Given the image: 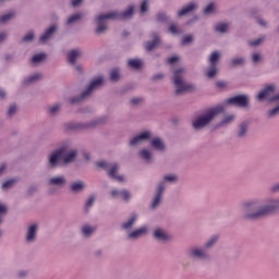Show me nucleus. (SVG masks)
I'll return each mask as SVG.
<instances>
[{"label":"nucleus","instance_id":"obj_11","mask_svg":"<svg viewBox=\"0 0 279 279\" xmlns=\"http://www.w3.org/2000/svg\"><path fill=\"white\" fill-rule=\"evenodd\" d=\"M151 138V132L146 131L141 133L140 135L133 137L130 141V145L134 146V145H138V143H143V141H149Z\"/></svg>","mask_w":279,"mask_h":279},{"label":"nucleus","instance_id":"obj_49","mask_svg":"<svg viewBox=\"0 0 279 279\" xmlns=\"http://www.w3.org/2000/svg\"><path fill=\"white\" fill-rule=\"evenodd\" d=\"M147 11V0H144L141 4V12L145 13Z\"/></svg>","mask_w":279,"mask_h":279},{"label":"nucleus","instance_id":"obj_18","mask_svg":"<svg viewBox=\"0 0 279 279\" xmlns=\"http://www.w3.org/2000/svg\"><path fill=\"white\" fill-rule=\"evenodd\" d=\"M84 189H86V183L84 181H76L71 185V191H73V193H82Z\"/></svg>","mask_w":279,"mask_h":279},{"label":"nucleus","instance_id":"obj_14","mask_svg":"<svg viewBox=\"0 0 279 279\" xmlns=\"http://www.w3.org/2000/svg\"><path fill=\"white\" fill-rule=\"evenodd\" d=\"M154 238L157 239V241H168L169 234H167V231H165V229L157 228L154 231Z\"/></svg>","mask_w":279,"mask_h":279},{"label":"nucleus","instance_id":"obj_22","mask_svg":"<svg viewBox=\"0 0 279 279\" xmlns=\"http://www.w3.org/2000/svg\"><path fill=\"white\" fill-rule=\"evenodd\" d=\"M41 77H43V74L40 73L32 74L31 76L24 80V84H34V82H38V80H40Z\"/></svg>","mask_w":279,"mask_h":279},{"label":"nucleus","instance_id":"obj_27","mask_svg":"<svg viewBox=\"0 0 279 279\" xmlns=\"http://www.w3.org/2000/svg\"><path fill=\"white\" fill-rule=\"evenodd\" d=\"M82 232H83L84 236H90V234H93V232H95V227L85 225L82 228Z\"/></svg>","mask_w":279,"mask_h":279},{"label":"nucleus","instance_id":"obj_61","mask_svg":"<svg viewBox=\"0 0 279 279\" xmlns=\"http://www.w3.org/2000/svg\"><path fill=\"white\" fill-rule=\"evenodd\" d=\"M216 85L218 86V88H225L226 87V83H223V82H217Z\"/></svg>","mask_w":279,"mask_h":279},{"label":"nucleus","instance_id":"obj_17","mask_svg":"<svg viewBox=\"0 0 279 279\" xmlns=\"http://www.w3.org/2000/svg\"><path fill=\"white\" fill-rule=\"evenodd\" d=\"M145 234H147V227H141L129 233V239H140V236H143Z\"/></svg>","mask_w":279,"mask_h":279},{"label":"nucleus","instance_id":"obj_7","mask_svg":"<svg viewBox=\"0 0 279 279\" xmlns=\"http://www.w3.org/2000/svg\"><path fill=\"white\" fill-rule=\"evenodd\" d=\"M190 257L197 258L198 260H206V258H208V252L205 246H196L190 250Z\"/></svg>","mask_w":279,"mask_h":279},{"label":"nucleus","instance_id":"obj_41","mask_svg":"<svg viewBox=\"0 0 279 279\" xmlns=\"http://www.w3.org/2000/svg\"><path fill=\"white\" fill-rule=\"evenodd\" d=\"M234 121V116H228L226 117L219 125H228V123H232Z\"/></svg>","mask_w":279,"mask_h":279},{"label":"nucleus","instance_id":"obj_53","mask_svg":"<svg viewBox=\"0 0 279 279\" xmlns=\"http://www.w3.org/2000/svg\"><path fill=\"white\" fill-rule=\"evenodd\" d=\"M97 167H99L100 169H108V162L100 161L97 163Z\"/></svg>","mask_w":279,"mask_h":279},{"label":"nucleus","instance_id":"obj_34","mask_svg":"<svg viewBox=\"0 0 279 279\" xmlns=\"http://www.w3.org/2000/svg\"><path fill=\"white\" fill-rule=\"evenodd\" d=\"M14 19V12H10L0 17V23H8V21H12Z\"/></svg>","mask_w":279,"mask_h":279},{"label":"nucleus","instance_id":"obj_30","mask_svg":"<svg viewBox=\"0 0 279 279\" xmlns=\"http://www.w3.org/2000/svg\"><path fill=\"white\" fill-rule=\"evenodd\" d=\"M119 77H121L119 70L118 69L111 70V73H110L111 82H119Z\"/></svg>","mask_w":279,"mask_h":279},{"label":"nucleus","instance_id":"obj_44","mask_svg":"<svg viewBox=\"0 0 279 279\" xmlns=\"http://www.w3.org/2000/svg\"><path fill=\"white\" fill-rule=\"evenodd\" d=\"M32 40H34V33H28L23 37L24 43H32Z\"/></svg>","mask_w":279,"mask_h":279},{"label":"nucleus","instance_id":"obj_63","mask_svg":"<svg viewBox=\"0 0 279 279\" xmlns=\"http://www.w3.org/2000/svg\"><path fill=\"white\" fill-rule=\"evenodd\" d=\"M5 37H7L5 33H0V43L2 40H5Z\"/></svg>","mask_w":279,"mask_h":279},{"label":"nucleus","instance_id":"obj_51","mask_svg":"<svg viewBox=\"0 0 279 279\" xmlns=\"http://www.w3.org/2000/svg\"><path fill=\"white\" fill-rule=\"evenodd\" d=\"M157 21H161V22L167 21V15L165 13H159L157 15Z\"/></svg>","mask_w":279,"mask_h":279},{"label":"nucleus","instance_id":"obj_31","mask_svg":"<svg viewBox=\"0 0 279 279\" xmlns=\"http://www.w3.org/2000/svg\"><path fill=\"white\" fill-rule=\"evenodd\" d=\"M165 182H178V175L167 174L163 177V182H161V184H163V186H165Z\"/></svg>","mask_w":279,"mask_h":279},{"label":"nucleus","instance_id":"obj_26","mask_svg":"<svg viewBox=\"0 0 279 279\" xmlns=\"http://www.w3.org/2000/svg\"><path fill=\"white\" fill-rule=\"evenodd\" d=\"M220 53L218 51H214L209 58V62L211 66H217V62H219Z\"/></svg>","mask_w":279,"mask_h":279},{"label":"nucleus","instance_id":"obj_28","mask_svg":"<svg viewBox=\"0 0 279 279\" xmlns=\"http://www.w3.org/2000/svg\"><path fill=\"white\" fill-rule=\"evenodd\" d=\"M140 155L142 156L143 160H146V162H151V151L148 149H143Z\"/></svg>","mask_w":279,"mask_h":279},{"label":"nucleus","instance_id":"obj_35","mask_svg":"<svg viewBox=\"0 0 279 279\" xmlns=\"http://www.w3.org/2000/svg\"><path fill=\"white\" fill-rule=\"evenodd\" d=\"M8 213V207L0 203V223L3 221V215ZM2 234V231L0 230V236Z\"/></svg>","mask_w":279,"mask_h":279},{"label":"nucleus","instance_id":"obj_42","mask_svg":"<svg viewBox=\"0 0 279 279\" xmlns=\"http://www.w3.org/2000/svg\"><path fill=\"white\" fill-rule=\"evenodd\" d=\"M244 62H245V59L240 57V58L233 59L231 64L232 66H239V64H244Z\"/></svg>","mask_w":279,"mask_h":279},{"label":"nucleus","instance_id":"obj_57","mask_svg":"<svg viewBox=\"0 0 279 279\" xmlns=\"http://www.w3.org/2000/svg\"><path fill=\"white\" fill-rule=\"evenodd\" d=\"M17 276H19L20 278H25V276H27V271L21 270V271L17 274Z\"/></svg>","mask_w":279,"mask_h":279},{"label":"nucleus","instance_id":"obj_1","mask_svg":"<svg viewBox=\"0 0 279 279\" xmlns=\"http://www.w3.org/2000/svg\"><path fill=\"white\" fill-rule=\"evenodd\" d=\"M279 210V197L246 201L242 205V215L244 219L248 221H256L257 219H263L267 215H274Z\"/></svg>","mask_w":279,"mask_h":279},{"label":"nucleus","instance_id":"obj_39","mask_svg":"<svg viewBox=\"0 0 279 279\" xmlns=\"http://www.w3.org/2000/svg\"><path fill=\"white\" fill-rule=\"evenodd\" d=\"M131 197H132V195L130 194V192H128L125 190L120 192V199L128 202Z\"/></svg>","mask_w":279,"mask_h":279},{"label":"nucleus","instance_id":"obj_45","mask_svg":"<svg viewBox=\"0 0 279 279\" xmlns=\"http://www.w3.org/2000/svg\"><path fill=\"white\" fill-rule=\"evenodd\" d=\"M169 32L171 34H173L174 36H177V34H180V31H178V26L175 24H172L170 27H169Z\"/></svg>","mask_w":279,"mask_h":279},{"label":"nucleus","instance_id":"obj_8","mask_svg":"<svg viewBox=\"0 0 279 279\" xmlns=\"http://www.w3.org/2000/svg\"><path fill=\"white\" fill-rule=\"evenodd\" d=\"M101 84H104V77L99 76L96 80H94L89 84L87 89L82 94L81 99L88 97V95H90V93H93L95 90V88H99V86H101Z\"/></svg>","mask_w":279,"mask_h":279},{"label":"nucleus","instance_id":"obj_15","mask_svg":"<svg viewBox=\"0 0 279 279\" xmlns=\"http://www.w3.org/2000/svg\"><path fill=\"white\" fill-rule=\"evenodd\" d=\"M194 10H197V4L195 2H192L184 7L182 10L178 12V16H186V14H190V12H193Z\"/></svg>","mask_w":279,"mask_h":279},{"label":"nucleus","instance_id":"obj_54","mask_svg":"<svg viewBox=\"0 0 279 279\" xmlns=\"http://www.w3.org/2000/svg\"><path fill=\"white\" fill-rule=\"evenodd\" d=\"M112 197H121V191L119 190H112L111 191Z\"/></svg>","mask_w":279,"mask_h":279},{"label":"nucleus","instance_id":"obj_13","mask_svg":"<svg viewBox=\"0 0 279 279\" xmlns=\"http://www.w3.org/2000/svg\"><path fill=\"white\" fill-rule=\"evenodd\" d=\"M49 184H51L52 186H65L66 185V178H64L63 175L52 177L49 180Z\"/></svg>","mask_w":279,"mask_h":279},{"label":"nucleus","instance_id":"obj_29","mask_svg":"<svg viewBox=\"0 0 279 279\" xmlns=\"http://www.w3.org/2000/svg\"><path fill=\"white\" fill-rule=\"evenodd\" d=\"M81 17H82V13H76V14H74V15H72L68 19L66 24L68 25H73V23H77V21H80Z\"/></svg>","mask_w":279,"mask_h":279},{"label":"nucleus","instance_id":"obj_19","mask_svg":"<svg viewBox=\"0 0 279 279\" xmlns=\"http://www.w3.org/2000/svg\"><path fill=\"white\" fill-rule=\"evenodd\" d=\"M150 144L154 149H157V151H165V142H162L160 137L151 140Z\"/></svg>","mask_w":279,"mask_h":279},{"label":"nucleus","instance_id":"obj_62","mask_svg":"<svg viewBox=\"0 0 279 279\" xmlns=\"http://www.w3.org/2000/svg\"><path fill=\"white\" fill-rule=\"evenodd\" d=\"M131 104H141V98H133Z\"/></svg>","mask_w":279,"mask_h":279},{"label":"nucleus","instance_id":"obj_12","mask_svg":"<svg viewBox=\"0 0 279 279\" xmlns=\"http://www.w3.org/2000/svg\"><path fill=\"white\" fill-rule=\"evenodd\" d=\"M58 29V26L52 25L50 26L39 38L40 43H47V40H49V38H51L53 36V34H56V31Z\"/></svg>","mask_w":279,"mask_h":279},{"label":"nucleus","instance_id":"obj_20","mask_svg":"<svg viewBox=\"0 0 279 279\" xmlns=\"http://www.w3.org/2000/svg\"><path fill=\"white\" fill-rule=\"evenodd\" d=\"M81 54H82V52L77 49L71 50L68 53V60H69L70 64H75V60H77V58H80Z\"/></svg>","mask_w":279,"mask_h":279},{"label":"nucleus","instance_id":"obj_40","mask_svg":"<svg viewBox=\"0 0 279 279\" xmlns=\"http://www.w3.org/2000/svg\"><path fill=\"white\" fill-rule=\"evenodd\" d=\"M215 3H209L204 10V14H213V12H215Z\"/></svg>","mask_w":279,"mask_h":279},{"label":"nucleus","instance_id":"obj_32","mask_svg":"<svg viewBox=\"0 0 279 279\" xmlns=\"http://www.w3.org/2000/svg\"><path fill=\"white\" fill-rule=\"evenodd\" d=\"M45 58H47V54L38 53L33 57L32 62H34L35 64H38V62H43V60H45Z\"/></svg>","mask_w":279,"mask_h":279},{"label":"nucleus","instance_id":"obj_16","mask_svg":"<svg viewBox=\"0 0 279 279\" xmlns=\"http://www.w3.org/2000/svg\"><path fill=\"white\" fill-rule=\"evenodd\" d=\"M117 171H119V166L113 165L109 171V175L113 178V180H117V182H125V177L117 175Z\"/></svg>","mask_w":279,"mask_h":279},{"label":"nucleus","instance_id":"obj_25","mask_svg":"<svg viewBox=\"0 0 279 279\" xmlns=\"http://www.w3.org/2000/svg\"><path fill=\"white\" fill-rule=\"evenodd\" d=\"M129 66L132 69H141V66H143V61L141 59H131L129 60Z\"/></svg>","mask_w":279,"mask_h":279},{"label":"nucleus","instance_id":"obj_5","mask_svg":"<svg viewBox=\"0 0 279 279\" xmlns=\"http://www.w3.org/2000/svg\"><path fill=\"white\" fill-rule=\"evenodd\" d=\"M174 86L175 95H182V93H189V90H193V85H189L186 82H184V70L179 69L174 72Z\"/></svg>","mask_w":279,"mask_h":279},{"label":"nucleus","instance_id":"obj_60","mask_svg":"<svg viewBox=\"0 0 279 279\" xmlns=\"http://www.w3.org/2000/svg\"><path fill=\"white\" fill-rule=\"evenodd\" d=\"M162 77H165V75L162 74H156L155 76H153V80H162Z\"/></svg>","mask_w":279,"mask_h":279},{"label":"nucleus","instance_id":"obj_50","mask_svg":"<svg viewBox=\"0 0 279 279\" xmlns=\"http://www.w3.org/2000/svg\"><path fill=\"white\" fill-rule=\"evenodd\" d=\"M263 43V39L259 38L257 40L250 41L251 47H258V45Z\"/></svg>","mask_w":279,"mask_h":279},{"label":"nucleus","instance_id":"obj_24","mask_svg":"<svg viewBox=\"0 0 279 279\" xmlns=\"http://www.w3.org/2000/svg\"><path fill=\"white\" fill-rule=\"evenodd\" d=\"M247 128H248L247 122H242L240 124V128H239V131H238V136L240 138H243V136H245V134H247Z\"/></svg>","mask_w":279,"mask_h":279},{"label":"nucleus","instance_id":"obj_38","mask_svg":"<svg viewBox=\"0 0 279 279\" xmlns=\"http://www.w3.org/2000/svg\"><path fill=\"white\" fill-rule=\"evenodd\" d=\"M217 75V65H211L207 72V77L213 78Z\"/></svg>","mask_w":279,"mask_h":279},{"label":"nucleus","instance_id":"obj_43","mask_svg":"<svg viewBox=\"0 0 279 279\" xmlns=\"http://www.w3.org/2000/svg\"><path fill=\"white\" fill-rule=\"evenodd\" d=\"M14 184V180H9L2 184L3 191H8V189H12Z\"/></svg>","mask_w":279,"mask_h":279},{"label":"nucleus","instance_id":"obj_36","mask_svg":"<svg viewBox=\"0 0 279 279\" xmlns=\"http://www.w3.org/2000/svg\"><path fill=\"white\" fill-rule=\"evenodd\" d=\"M215 243H217V235H214L213 238H210L207 243L205 244V250H210V247H213V245H215Z\"/></svg>","mask_w":279,"mask_h":279},{"label":"nucleus","instance_id":"obj_23","mask_svg":"<svg viewBox=\"0 0 279 279\" xmlns=\"http://www.w3.org/2000/svg\"><path fill=\"white\" fill-rule=\"evenodd\" d=\"M159 44L160 39L158 38V36H155L151 43L146 44V50L154 51V49H156V47H158Z\"/></svg>","mask_w":279,"mask_h":279},{"label":"nucleus","instance_id":"obj_21","mask_svg":"<svg viewBox=\"0 0 279 279\" xmlns=\"http://www.w3.org/2000/svg\"><path fill=\"white\" fill-rule=\"evenodd\" d=\"M136 215L131 216L128 221L122 223V228L123 230H132V226H134V223H136Z\"/></svg>","mask_w":279,"mask_h":279},{"label":"nucleus","instance_id":"obj_6","mask_svg":"<svg viewBox=\"0 0 279 279\" xmlns=\"http://www.w3.org/2000/svg\"><path fill=\"white\" fill-rule=\"evenodd\" d=\"M238 106V108H247L250 106V96L248 95H238L231 98H228L225 102V106Z\"/></svg>","mask_w":279,"mask_h":279},{"label":"nucleus","instance_id":"obj_58","mask_svg":"<svg viewBox=\"0 0 279 279\" xmlns=\"http://www.w3.org/2000/svg\"><path fill=\"white\" fill-rule=\"evenodd\" d=\"M271 191H272V193H278V191H279V183H277L276 185H274V186L271 187Z\"/></svg>","mask_w":279,"mask_h":279},{"label":"nucleus","instance_id":"obj_48","mask_svg":"<svg viewBox=\"0 0 279 279\" xmlns=\"http://www.w3.org/2000/svg\"><path fill=\"white\" fill-rule=\"evenodd\" d=\"M14 112H16V106L15 105H11L9 107V111H8L9 117H12V114H14Z\"/></svg>","mask_w":279,"mask_h":279},{"label":"nucleus","instance_id":"obj_10","mask_svg":"<svg viewBox=\"0 0 279 279\" xmlns=\"http://www.w3.org/2000/svg\"><path fill=\"white\" fill-rule=\"evenodd\" d=\"M162 193H165V183H160L157 189V193L151 202V208H158L160 202H162Z\"/></svg>","mask_w":279,"mask_h":279},{"label":"nucleus","instance_id":"obj_46","mask_svg":"<svg viewBox=\"0 0 279 279\" xmlns=\"http://www.w3.org/2000/svg\"><path fill=\"white\" fill-rule=\"evenodd\" d=\"M189 43H193V35H187L183 38L182 45H189Z\"/></svg>","mask_w":279,"mask_h":279},{"label":"nucleus","instance_id":"obj_37","mask_svg":"<svg viewBox=\"0 0 279 279\" xmlns=\"http://www.w3.org/2000/svg\"><path fill=\"white\" fill-rule=\"evenodd\" d=\"M60 112V105H54L48 108V113L49 114H58Z\"/></svg>","mask_w":279,"mask_h":279},{"label":"nucleus","instance_id":"obj_56","mask_svg":"<svg viewBox=\"0 0 279 279\" xmlns=\"http://www.w3.org/2000/svg\"><path fill=\"white\" fill-rule=\"evenodd\" d=\"M84 0H72V5L73 8H77V5H80V3H82Z\"/></svg>","mask_w":279,"mask_h":279},{"label":"nucleus","instance_id":"obj_33","mask_svg":"<svg viewBox=\"0 0 279 279\" xmlns=\"http://www.w3.org/2000/svg\"><path fill=\"white\" fill-rule=\"evenodd\" d=\"M216 32H219L220 34H226V32H228V24L226 23L217 24Z\"/></svg>","mask_w":279,"mask_h":279},{"label":"nucleus","instance_id":"obj_2","mask_svg":"<svg viewBox=\"0 0 279 279\" xmlns=\"http://www.w3.org/2000/svg\"><path fill=\"white\" fill-rule=\"evenodd\" d=\"M134 14V5L129 7V9L123 12V13H117V12H110V13H105L100 14L96 17V23H97V28L96 33L97 34H104L108 29V22L109 21H114V19H130Z\"/></svg>","mask_w":279,"mask_h":279},{"label":"nucleus","instance_id":"obj_59","mask_svg":"<svg viewBox=\"0 0 279 279\" xmlns=\"http://www.w3.org/2000/svg\"><path fill=\"white\" fill-rule=\"evenodd\" d=\"M5 169H8V166H5V163H2L0 166V175H1V173H3V171H5Z\"/></svg>","mask_w":279,"mask_h":279},{"label":"nucleus","instance_id":"obj_9","mask_svg":"<svg viewBox=\"0 0 279 279\" xmlns=\"http://www.w3.org/2000/svg\"><path fill=\"white\" fill-rule=\"evenodd\" d=\"M37 234H38V226L36 223L28 226L26 230V242L34 243V241H36Z\"/></svg>","mask_w":279,"mask_h":279},{"label":"nucleus","instance_id":"obj_3","mask_svg":"<svg viewBox=\"0 0 279 279\" xmlns=\"http://www.w3.org/2000/svg\"><path fill=\"white\" fill-rule=\"evenodd\" d=\"M77 156V150H71L69 147L63 146L57 150H53L49 156V165L51 167H58L60 162L69 165L73 162Z\"/></svg>","mask_w":279,"mask_h":279},{"label":"nucleus","instance_id":"obj_52","mask_svg":"<svg viewBox=\"0 0 279 279\" xmlns=\"http://www.w3.org/2000/svg\"><path fill=\"white\" fill-rule=\"evenodd\" d=\"M180 60L177 56H173L168 59V64H174V62H178Z\"/></svg>","mask_w":279,"mask_h":279},{"label":"nucleus","instance_id":"obj_47","mask_svg":"<svg viewBox=\"0 0 279 279\" xmlns=\"http://www.w3.org/2000/svg\"><path fill=\"white\" fill-rule=\"evenodd\" d=\"M95 204V196H90L86 202V208H90Z\"/></svg>","mask_w":279,"mask_h":279},{"label":"nucleus","instance_id":"obj_55","mask_svg":"<svg viewBox=\"0 0 279 279\" xmlns=\"http://www.w3.org/2000/svg\"><path fill=\"white\" fill-rule=\"evenodd\" d=\"M253 62H260V54L259 53H253Z\"/></svg>","mask_w":279,"mask_h":279},{"label":"nucleus","instance_id":"obj_4","mask_svg":"<svg viewBox=\"0 0 279 279\" xmlns=\"http://www.w3.org/2000/svg\"><path fill=\"white\" fill-rule=\"evenodd\" d=\"M220 112H223V105L214 107L209 109L206 113L198 116L192 122L194 130H202L206 128V125H209L213 119H215Z\"/></svg>","mask_w":279,"mask_h":279},{"label":"nucleus","instance_id":"obj_64","mask_svg":"<svg viewBox=\"0 0 279 279\" xmlns=\"http://www.w3.org/2000/svg\"><path fill=\"white\" fill-rule=\"evenodd\" d=\"M0 97H1V98L5 97V90H3V89H1V88H0Z\"/></svg>","mask_w":279,"mask_h":279}]
</instances>
